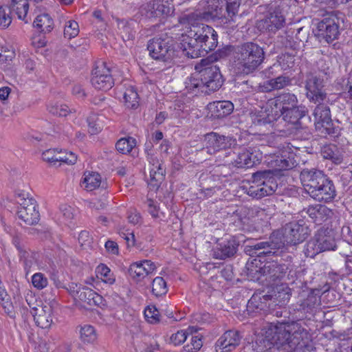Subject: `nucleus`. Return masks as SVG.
<instances>
[{
	"mask_svg": "<svg viewBox=\"0 0 352 352\" xmlns=\"http://www.w3.org/2000/svg\"><path fill=\"white\" fill-rule=\"evenodd\" d=\"M195 69L201 74L205 83V93L215 91L222 86L224 80L219 67L214 62L212 57L201 59L195 65Z\"/></svg>",
	"mask_w": 352,
	"mask_h": 352,
	"instance_id": "nucleus-7",
	"label": "nucleus"
},
{
	"mask_svg": "<svg viewBox=\"0 0 352 352\" xmlns=\"http://www.w3.org/2000/svg\"><path fill=\"white\" fill-rule=\"evenodd\" d=\"M205 147L204 151L210 155L219 153L218 158L220 163L223 159V153L229 152L230 148L234 140L228 136L221 135L216 133H208L205 137Z\"/></svg>",
	"mask_w": 352,
	"mask_h": 352,
	"instance_id": "nucleus-11",
	"label": "nucleus"
},
{
	"mask_svg": "<svg viewBox=\"0 0 352 352\" xmlns=\"http://www.w3.org/2000/svg\"><path fill=\"white\" fill-rule=\"evenodd\" d=\"M321 155L324 159L331 160L336 164H340L342 157L338 148L334 144H329L323 146Z\"/></svg>",
	"mask_w": 352,
	"mask_h": 352,
	"instance_id": "nucleus-39",
	"label": "nucleus"
},
{
	"mask_svg": "<svg viewBox=\"0 0 352 352\" xmlns=\"http://www.w3.org/2000/svg\"><path fill=\"white\" fill-rule=\"evenodd\" d=\"M58 155L63 158V160H58V162H63L67 164H74L77 160V156L73 152L59 151Z\"/></svg>",
	"mask_w": 352,
	"mask_h": 352,
	"instance_id": "nucleus-58",
	"label": "nucleus"
},
{
	"mask_svg": "<svg viewBox=\"0 0 352 352\" xmlns=\"http://www.w3.org/2000/svg\"><path fill=\"white\" fill-rule=\"evenodd\" d=\"M320 15L324 16V19L320 22H344V14L342 12L336 10H332L330 12L328 11H321Z\"/></svg>",
	"mask_w": 352,
	"mask_h": 352,
	"instance_id": "nucleus-45",
	"label": "nucleus"
},
{
	"mask_svg": "<svg viewBox=\"0 0 352 352\" xmlns=\"http://www.w3.org/2000/svg\"><path fill=\"white\" fill-rule=\"evenodd\" d=\"M187 335L188 333L186 330L178 331L170 336V341L174 345L181 344L186 340Z\"/></svg>",
	"mask_w": 352,
	"mask_h": 352,
	"instance_id": "nucleus-59",
	"label": "nucleus"
},
{
	"mask_svg": "<svg viewBox=\"0 0 352 352\" xmlns=\"http://www.w3.org/2000/svg\"><path fill=\"white\" fill-rule=\"evenodd\" d=\"M135 144L136 141L133 138H121L117 142L116 148L120 153L126 154L131 152Z\"/></svg>",
	"mask_w": 352,
	"mask_h": 352,
	"instance_id": "nucleus-44",
	"label": "nucleus"
},
{
	"mask_svg": "<svg viewBox=\"0 0 352 352\" xmlns=\"http://www.w3.org/2000/svg\"><path fill=\"white\" fill-rule=\"evenodd\" d=\"M318 103L314 111L316 129L322 135L334 134L329 107L323 102Z\"/></svg>",
	"mask_w": 352,
	"mask_h": 352,
	"instance_id": "nucleus-13",
	"label": "nucleus"
},
{
	"mask_svg": "<svg viewBox=\"0 0 352 352\" xmlns=\"http://www.w3.org/2000/svg\"><path fill=\"white\" fill-rule=\"evenodd\" d=\"M252 347L256 352H263L270 348V343L268 340L262 338L256 340Z\"/></svg>",
	"mask_w": 352,
	"mask_h": 352,
	"instance_id": "nucleus-61",
	"label": "nucleus"
},
{
	"mask_svg": "<svg viewBox=\"0 0 352 352\" xmlns=\"http://www.w3.org/2000/svg\"><path fill=\"white\" fill-rule=\"evenodd\" d=\"M185 84L186 88L189 91H193L197 89L201 90V92H205L206 91L205 83L202 80V77H201L199 72L196 71L195 73L188 77Z\"/></svg>",
	"mask_w": 352,
	"mask_h": 352,
	"instance_id": "nucleus-37",
	"label": "nucleus"
},
{
	"mask_svg": "<svg viewBox=\"0 0 352 352\" xmlns=\"http://www.w3.org/2000/svg\"><path fill=\"white\" fill-rule=\"evenodd\" d=\"M260 173H255L252 176V184L247 189V194L254 198L261 199L265 196L261 183Z\"/></svg>",
	"mask_w": 352,
	"mask_h": 352,
	"instance_id": "nucleus-35",
	"label": "nucleus"
},
{
	"mask_svg": "<svg viewBox=\"0 0 352 352\" xmlns=\"http://www.w3.org/2000/svg\"><path fill=\"white\" fill-rule=\"evenodd\" d=\"M277 63L280 64V70H287L294 66V57L289 54H284L279 57Z\"/></svg>",
	"mask_w": 352,
	"mask_h": 352,
	"instance_id": "nucleus-56",
	"label": "nucleus"
},
{
	"mask_svg": "<svg viewBox=\"0 0 352 352\" xmlns=\"http://www.w3.org/2000/svg\"><path fill=\"white\" fill-rule=\"evenodd\" d=\"M300 179L305 190L308 193L322 182H326L328 177L321 170L316 169H303L300 173Z\"/></svg>",
	"mask_w": 352,
	"mask_h": 352,
	"instance_id": "nucleus-17",
	"label": "nucleus"
},
{
	"mask_svg": "<svg viewBox=\"0 0 352 352\" xmlns=\"http://www.w3.org/2000/svg\"><path fill=\"white\" fill-rule=\"evenodd\" d=\"M101 184V177L97 173H85L82 184L87 191H92L100 186Z\"/></svg>",
	"mask_w": 352,
	"mask_h": 352,
	"instance_id": "nucleus-40",
	"label": "nucleus"
},
{
	"mask_svg": "<svg viewBox=\"0 0 352 352\" xmlns=\"http://www.w3.org/2000/svg\"><path fill=\"white\" fill-rule=\"evenodd\" d=\"M32 283L37 289H43L48 284L47 278L42 273H36L32 276Z\"/></svg>",
	"mask_w": 352,
	"mask_h": 352,
	"instance_id": "nucleus-51",
	"label": "nucleus"
},
{
	"mask_svg": "<svg viewBox=\"0 0 352 352\" xmlns=\"http://www.w3.org/2000/svg\"><path fill=\"white\" fill-rule=\"evenodd\" d=\"M29 9V4L26 0L16 3L12 12L10 8L0 6V22H12V20H25Z\"/></svg>",
	"mask_w": 352,
	"mask_h": 352,
	"instance_id": "nucleus-18",
	"label": "nucleus"
},
{
	"mask_svg": "<svg viewBox=\"0 0 352 352\" xmlns=\"http://www.w3.org/2000/svg\"><path fill=\"white\" fill-rule=\"evenodd\" d=\"M52 309L48 305H41L33 307L31 313L36 324L41 329L50 328L52 322Z\"/></svg>",
	"mask_w": 352,
	"mask_h": 352,
	"instance_id": "nucleus-24",
	"label": "nucleus"
},
{
	"mask_svg": "<svg viewBox=\"0 0 352 352\" xmlns=\"http://www.w3.org/2000/svg\"><path fill=\"white\" fill-rule=\"evenodd\" d=\"M202 340L199 336H192L190 342L184 346L186 352H197L202 346Z\"/></svg>",
	"mask_w": 352,
	"mask_h": 352,
	"instance_id": "nucleus-52",
	"label": "nucleus"
},
{
	"mask_svg": "<svg viewBox=\"0 0 352 352\" xmlns=\"http://www.w3.org/2000/svg\"><path fill=\"white\" fill-rule=\"evenodd\" d=\"M119 234L126 241V243L128 247H133L135 245V239L133 232H131L129 230L122 229L119 231Z\"/></svg>",
	"mask_w": 352,
	"mask_h": 352,
	"instance_id": "nucleus-60",
	"label": "nucleus"
},
{
	"mask_svg": "<svg viewBox=\"0 0 352 352\" xmlns=\"http://www.w3.org/2000/svg\"><path fill=\"white\" fill-rule=\"evenodd\" d=\"M226 1V13L228 16L225 14H222V9H215L211 12H206L201 14L199 13L190 12L189 14H185L182 17L179 22H195L198 21H210V20H220L222 19L223 16L226 19L227 21H230L233 20L232 17L238 12V9L240 6L239 0H225Z\"/></svg>",
	"mask_w": 352,
	"mask_h": 352,
	"instance_id": "nucleus-8",
	"label": "nucleus"
},
{
	"mask_svg": "<svg viewBox=\"0 0 352 352\" xmlns=\"http://www.w3.org/2000/svg\"><path fill=\"white\" fill-rule=\"evenodd\" d=\"M151 292L156 297L164 296L168 292L166 282L162 277L157 276L153 280Z\"/></svg>",
	"mask_w": 352,
	"mask_h": 352,
	"instance_id": "nucleus-42",
	"label": "nucleus"
},
{
	"mask_svg": "<svg viewBox=\"0 0 352 352\" xmlns=\"http://www.w3.org/2000/svg\"><path fill=\"white\" fill-rule=\"evenodd\" d=\"M20 260L23 261L24 267L26 270L30 271L33 268L36 263V258L33 254L30 253L28 250L26 251V254L24 256L19 255Z\"/></svg>",
	"mask_w": 352,
	"mask_h": 352,
	"instance_id": "nucleus-53",
	"label": "nucleus"
},
{
	"mask_svg": "<svg viewBox=\"0 0 352 352\" xmlns=\"http://www.w3.org/2000/svg\"><path fill=\"white\" fill-rule=\"evenodd\" d=\"M88 126L89 129V133L91 134H96L100 131L102 126L100 118L93 114L87 118Z\"/></svg>",
	"mask_w": 352,
	"mask_h": 352,
	"instance_id": "nucleus-49",
	"label": "nucleus"
},
{
	"mask_svg": "<svg viewBox=\"0 0 352 352\" xmlns=\"http://www.w3.org/2000/svg\"><path fill=\"white\" fill-rule=\"evenodd\" d=\"M261 298L257 295H253L252 298L249 300L248 302V308H256V309H262V302L259 303L258 300H261Z\"/></svg>",
	"mask_w": 352,
	"mask_h": 352,
	"instance_id": "nucleus-64",
	"label": "nucleus"
},
{
	"mask_svg": "<svg viewBox=\"0 0 352 352\" xmlns=\"http://www.w3.org/2000/svg\"><path fill=\"white\" fill-rule=\"evenodd\" d=\"M16 201L19 205L18 217L28 225H34L39 221V212L36 201L25 192H18Z\"/></svg>",
	"mask_w": 352,
	"mask_h": 352,
	"instance_id": "nucleus-9",
	"label": "nucleus"
},
{
	"mask_svg": "<svg viewBox=\"0 0 352 352\" xmlns=\"http://www.w3.org/2000/svg\"><path fill=\"white\" fill-rule=\"evenodd\" d=\"M317 29L318 34L323 36L328 43L337 38L339 34L337 23H317Z\"/></svg>",
	"mask_w": 352,
	"mask_h": 352,
	"instance_id": "nucleus-34",
	"label": "nucleus"
},
{
	"mask_svg": "<svg viewBox=\"0 0 352 352\" xmlns=\"http://www.w3.org/2000/svg\"><path fill=\"white\" fill-rule=\"evenodd\" d=\"M152 12L156 16L168 15L171 8L168 0H153L150 3Z\"/></svg>",
	"mask_w": 352,
	"mask_h": 352,
	"instance_id": "nucleus-38",
	"label": "nucleus"
},
{
	"mask_svg": "<svg viewBox=\"0 0 352 352\" xmlns=\"http://www.w3.org/2000/svg\"><path fill=\"white\" fill-rule=\"evenodd\" d=\"M12 244L16 248L19 252V255L24 256L26 254L28 248L26 247L24 238L21 234L14 233L12 235Z\"/></svg>",
	"mask_w": 352,
	"mask_h": 352,
	"instance_id": "nucleus-48",
	"label": "nucleus"
},
{
	"mask_svg": "<svg viewBox=\"0 0 352 352\" xmlns=\"http://www.w3.org/2000/svg\"><path fill=\"white\" fill-rule=\"evenodd\" d=\"M49 112L58 116H66L71 112L69 107L65 104L55 102L48 106Z\"/></svg>",
	"mask_w": 352,
	"mask_h": 352,
	"instance_id": "nucleus-46",
	"label": "nucleus"
},
{
	"mask_svg": "<svg viewBox=\"0 0 352 352\" xmlns=\"http://www.w3.org/2000/svg\"><path fill=\"white\" fill-rule=\"evenodd\" d=\"M316 241L320 245L322 252L333 250L336 248L333 238L329 234L327 229L320 228L314 235Z\"/></svg>",
	"mask_w": 352,
	"mask_h": 352,
	"instance_id": "nucleus-32",
	"label": "nucleus"
},
{
	"mask_svg": "<svg viewBox=\"0 0 352 352\" xmlns=\"http://www.w3.org/2000/svg\"><path fill=\"white\" fill-rule=\"evenodd\" d=\"M307 214L316 224H322L333 217V212L324 205L316 204L309 206Z\"/></svg>",
	"mask_w": 352,
	"mask_h": 352,
	"instance_id": "nucleus-27",
	"label": "nucleus"
},
{
	"mask_svg": "<svg viewBox=\"0 0 352 352\" xmlns=\"http://www.w3.org/2000/svg\"><path fill=\"white\" fill-rule=\"evenodd\" d=\"M308 194L316 201L329 202L336 197V192L333 182L328 178Z\"/></svg>",
	"mask_w": 352,
	"mask_h": 352,
	"instance_id": "nucleus-21",
	"label": "nucleus"
},
{
	"mask_svg": "<svg viewBox=\"0 0 352 352\" xmlns=\"http://www.w3.org/2000/svg\"><path fill=\"white\" fill-rule=\"evenodd\" d=\"M80 339L84 343H93L97 339L95 328L90 324H85L80 327Z\"/></svg>",
	"mask_w": 352,
	"mask_h": 352,
	"instance_id": "nucleus-41",
	"label": "nucleus"
},
{
	"mask_svg": "<svg viewBox=\"0 0 352 352\" xmlns=\"http://www.w3.org/2000/svg\"><path fill=\"white\" fill-rule=\"evenodd\" d=\"M268 20L270 22H285V19L280 8H275L273 12L269 13Z\"/></svg>",
	"mask_w": 352,
	"mask_h": 352,
	"instance_id": "nucleus-62",
	"label": "nucleus"
},
{
	"mask_svg": "<svg viewBox=\"0 0 352 352\" xmlns=\"http://www.w3.org/2000/svg\"><path fill=\"white\" fill-rule=\"evenodd\" d=\"M265 52L258 44L252 41L237 45L234 54V63L239 72L248 74L255 71L263 62Z\"/></svg>",
	"mask_w": 352,
	"mask_h": 352,
	"instance_id": "nucleus-3",
	"label": "nucleus"
},
{
	"mask_svg": "<svg viewBox=\"0 0 352 352\" xmlns=\"http://www.w3.org/2000/svg\"><path fill=\"white\" fill-rule=\"evenodd\" d=\"M222 164L226 166H232L236 168H250L258 161L256 155L254 153V148H244L237 154L230 150L229 152H224Z\"/></svg>",
	"mask_w": 352,
	"mask_h": 352,
	"instance_id": "nucleus-10",
	"label": "nucleus"
},
{
	"mask_svg": "<svg viewBox=\"0 0 352 352\" xmlns=\"http://www.w3.org/2000/svg\"><path fill=\"white\" fill-rule=\"evenodd\" d=\"M14 56L15 52L11 47H0V63H4L11 61Z\"/></svg>",
	"mask_w": 352,
	"mask_h": 352,
	"instance_id": "nucleus-54",
	"label": "nucleus"
},
{
	"mask_svg": "<svg viewBox=\"0 0 352 352\" xmlns=\"http://www.w3.org/2000/svg\"><path fill=\"white\" fill-rule=\"evenodd\" d=\"M123 100L126 107L136 109L139 106V97L133 86H129L122 92Z\"/></svg>",
	"mask_w": 352,
	"mask_h": 352,
	"instance_id": "nucleus-36",
	"label": "nucleus"
},
{
	"mask_svg": "<svg viewBox=\"0 0 352 352\" xmlns=\"http://www.w3.org/2000/svg\"><path fill=\"white\" fill-rule=\"evenodd\" d=\"M146 204L148 206V211L154 218L159 217V206L157 202L154 201L151 199H148L146 201Z\"/></svg>",
	"mask_w": 352,
	"mask_h": 352,
	"instance_id": "nucleus-63",
	"label": "nucleus"
},
{
	"mask_svg": "<svg viewBox=\"0 0 352 352\" xmlns=\"http://www.w3.org/2000/svg\"><path fill=\"white\" fill-rule=\"evenodd\" d=\"M151 184L158 187L159 184L163 180L165 168L163 163L157 158L151 157L149 160Z\"/></svg>",
	"mask_w": 352,
	"mask_h": 352,
	"instance_id": "nucleus-29",
	"label": "nucleus"
},
{
	"mask_svg": "<svg viewBox=\"0 0 352 352\" xmlns=\"http://www.w3.org/2000/svg\"><path fill=\"white\" fill-rule=\"evenodd\" d=\"M178 29L181 33H176L178 35L195 36L203 45L204 51L207 54L209 52L214 50L218 44L217 33L212 28L205 23H182V28L176 26L174 30Z\"/></svg>",
	"mask_w": 352,
	"mask_h": 352,
	"instance_id": "nucleus-5",
	"label": "nucleus"
},
{
	"mask_svg": "<svg viewBox=\"0 0 352 352\" xmlns=\"http://www.w3.org/2000/svg\"><path fill=\"white\" fill-rule=\"evenodd\" d=\"M290 84L291 79L288 76H279L264 81L260 87L264 92H270L273 90L283 89Z\"/></svg>",
	"mask_w": 352,
	"mask_h": 352,
	"instance_id": "nucleus-31",
	"label": "nucleus"
},
{
	"mask_svg": "<svg viewBox=\"0 0 352 352\" xmlns=\"http://www.w3.org/2000/svg\"><path fill=\"white\" fill-rule=\"evenodd\" d=\"M91 84L97 89L107 91L113 85V80L110 72V69L104 62L96 64L92 71Z\"/></svg>",
	"mask_w": 352,
	"mask_h": 352,
	"instance_id": "nucleus-16",
	"label": "nucleus"
},
{
	"mask_svg": "<svg viewBox=\"0 0 352 352\" xmlns=\"http://www.w3.org/2000/svg\"><path fill=\"white\" fill-rule=\"evenodd\" d=\"M305 107L298 105L296 96L289 92H284L270 101L263 110L250 114L252 124L258 127L261 132L265 133L270 131L274 121L280 116L283 119L292 124H296L306 113Z\"/></svg>",
	"mask_w": 352,
	"mask_h": 352,
	"instance_id": "nucleus-1",
	"label": "nucleus"
},
{
	"mask_svg": "<svg viewBox=\"0 0 352 352\" xmlns=\"http://www.w3.org/2000/svg\"><path fill=\"white\" fill-rule=\"evenodd\" d=\"M96 272L97 277L100 278L104 283L111 285L115 282V278L110 269L104 264H100L97 267Z\"/></svg>",
	"mask_w": 352,
	"mask_h": 352,
	"instance_id": "nucleus-43",
	"label": "nucleus"
},
{
	"mask_svg": "<svg viewBox=\"0 0 352 352\" xmlns=\"http://www.w3.org/2000/svg\"><path fill=\"white\" fill-rule=\"evenodd\" d=\"M289 269L288 265L280 263L277 261H267L263 266L256 270L261 274L258 278L264 277V280L268 282L269 285L273 286L276 280L284 278L287 271Z\"/></svg>",
	"mask_w": 352,
	"mask_h": 352,
	"instance_id": "nucleus-15",
	"label": "nucleus"
},
{
	"mask_svg": "<svg viewBox=\"0 0 352 352\" xmlns=\"http://www.w3.org/2000/svg\"><path fill=\"white\" fill-rule=\"evenodd\" d=\"M79 33L78 23H69L64 28V36L68 39L76 37Z\"/></svg>",
	"mask_w": 352,
	"mask_h": 352,
	"instance_id": "nucleus-57",
	"label": "nucleus"
},
{
	"mask_svg": "<svg viewBox=\"0 0 352 352\" xmlns=\"http://www.w3.org/2000/svg\"><path fill=\"white\" fill-rule=\"evenodd\" d=\"M74 297L89 306H100L103 302L102 296L87 287L77 288Z\"/></svg>",
	"mask_w": 352,
	"mask_h": 352,
	"instance_id": "nucleus-25",
	"label": "nucleus"
},
{
	"mask_svg": "<svg viewBox=\"0 0 352 352\" xmlns=\"http://www.w3.org/2000/svg\"><path fill=\"white\" fill-rule=\"evenodd\" d=\"M275 344L285 352H312L315 347L311 335L300 323L292 322L277 327Z\"/></svg>",
	"mask_w": 352,
	"mask_h": 352,
	"instance_id": "nucleus-2",
	"label": "nucleus"
},
{
	"mask_svg": "<svg viewBox=\"0 0 352 352\" xmlns=\"http://www.w3.org/2000/svg\"><path fill=\"white\" fill-rule=\"evenodd\" d=\"M182 47L183 51L188 57L195 58L199 56H204L206 54L204 51L203 45L197 39L195 36H181Z\"/></svg>",
	"mask_w": 352,
	"mask_h": 352,
	"instance_id": "nucleus-23",
	"label": "nucleus"
},
{
	"mask_svg": "<svg viewBox=\"0 0 352 352\" xmlns=\"http://www.w3.org/2000/svg\"><path fill=\"white\" fill-rule=\"evenodd\" d=\"M42 158L44 161L53 165H56V164L58 162V160H63V158L58 155V151L56 149H48L42 153Z\"/></svg>",
	"mask_w": 352,
	"mask_h": 352,
	"instance_id": "nucleus-50",
	"label": "nucleus"
},
{
	"mask_svg": "<svg viewBox=\"0 0 352 352\" xmlns=\"http://www.w3.org/2000/svg\"><path fill=\"white\" fill-rule=\"evenodd\" d=\"M241 336L237 331H226L217 341V352H229L234 349L240 343Z\"/></svg>",
	"mask_w": 352,
	"mask_h": 352,
	"instance_id": "nucleus-20",
	"label": "nucleus"
},
{
	"mask_svg": "<svg viewBox=\"0 0 352 352\" xmlns=\"http://www.w3.org/2000/svg\"><path fill=\"white\" fill-rule=\"evenodd\" d=\"M156 269L155 263L150 260H143L131 264L129 273L133 279L141 280L144 277L153 274Z\"/></svg>",
	"mask_w": 352,
	"mask_h": 352,
	"instance_id": "nucleus-22",
	"label": "nucleus"
},
{
	"mask_svg": "<svg viewBox=\"0 0 352 352\" xmlns=\"http://www.w3.org/2000/svg\"><path fill=\"white\" fill-rule=\"evenodd\" d=\"M239 246L234 239H230L217 244L213 250V256L217 259H226L235 254Z\"/></svg>",
	"mask_w": 352,
	"mask_h": 352,
	"instance_id": "nucleus-26",
	"label": "nucleus"
},
{
	"mask_svg": "<svg viewBox=\"0 0 352 352\" xmlns=\"http://www.w3.org/2000/svg\"><path fill=\"white\" fill-rule=\"evenodd\" d=\"M309 234V227L302 220L289 222L283 228V238L287 245H296L302 243Z\"/></svg>",
	"mask_w": 352,
	"mask_h": 352,
	"instance_id": "nucleus-12",
	"label": "nucleus"
},
{
	"mask_svg": "<svg viewBox=\"0 0 352 352\" xmlns=\"http://www.w3.org/2000/svg\"><path fill=\"white\" fill-rule=\"evenodd\" d=\"M211 116L214 118H223L230 115L233 109V104L228 100L215 101L208 105Z\"/></svg>",
	"mask_w": 352,
	"mask_h": 352,
	"instance_id": "nucleus-28",
	"label": "nucleus"
},
{
	"mask_svg": "<svg viewBox=\"0 0 352 352\" xmlns=\"http://www.w3.org/2000/svg\"><path fill=\"white\" fill-rule=\"evenodd\" d=\"M261 174V186L265 196H268L276 192L278 188L276 178L272 175L270 170L258 171Z\"/></svg>",
	"mask_w": 352,
	"mask_h": 352,
	"instance_id": "nucleus-30",
	"label": "nucleus"
},
{
	"mask_svg": "<svg viewBox=\"0 0 352 352\" xmlns=\"http://www.w3.org/2000/svg\"><path fill=\"white\" fill-rule=\"evenodd\" d=\"M304 251L306 256L314 258L316 255L322 252V249H320V245L318 244V241H316L314 236L306 243Z\"/></svg>",
	"mask_w": 352,
	"mask_h": 352,
	"instance_id": "nucleus-47",
	"label": "nucleus"
},
{
	"mask_svg": "<svg viewBox=\"0 0 352 352\" xmlns=\"http://www.w3.org/2000/svg\"><path fill=\"white\" fill-rule=\"evenodd\" d=\"M323 78L316 73H309L306 76V96L309 101L317 103L327 99V94L323 91Z\"/></svg>",
	"mask_w": 352,
	"mask_h": 352,
	"instance_id": "nucleus-14",
	"label": "nucleus"
},
{
	"mask_svg": "<svg viewBox=\"0 0 352 352\" xmlns=\"http://www.w3.org/2000/svg\"><path fill=\"white\" fill-rule=\"evenodd\" d=\"M265 134L268 135V140L273 146L281 151L280 155L274 154L270 156L271 159H268L267 163L270 166L276 170H288L294 167L296 161L294 160L293 155L286 150L289 148V144L285 146L286 142H283L286 132L280 130L277 132H265Z\"/></svg>",
	"mask_w": 352,
	"mask_h": 352,
	"instance_id": "nucleus-6",
	"label": "nucleus"
},
{
	"mask_svg": "<svg viewBox=\"0 0 352 352\" xmlns=\"http://www.w3.org/2000/svg\"><path fill=\"white\" fill-rule=\"evenodd\" d=\"M281 241H274L272 237L270 241H261L255 243L254 245H248L245 248L246 252H249L250 255H256L261 256L263 255L268 256L273 255L276 253V250L282 246Z\"/></svg>",
	"mask_w": 352,
	"mask_h": 352,
	"instance_id": "nucleus-19",
	"label": "nucleus"
},
{
	"mask_svg": "<svg viewBox=\"0 0 352 352\" xmlns=\"http://www.w3.org/2000/svg\"><path fill=\"white\" fill-rule=\"evenodd\" d=\"M182 23H177L169 29L168 32L161 34L159 37H155L148 41L147 49L151 56L155 60L166 62L172 60L175 54V41L180 39L182 35L176 36V33H181L176 26L182 28Z\"/></svg>",
	"mask_w": 352,
	"mask_h": 352,
	"instance_id": "nucleus-4",
	"label": "nucleus"
},
{
	"mask_svg": "<svg viewBox=\"0 0 352 352\" xmlns=\"http://www.w3.org/2000/svg\"><path fill=\"white\" fill-rule=\"evenodd\" d=\"M144 316L151 323H156L160 321L159 311L154 306L148 307L144 310Z\"/></svg>",
	"mask_w": 352,
	"mask_h": 352,
	"instance_id": "nucleus-55",
	"label": "nucleus"
},
{
	"mask_svg": "<svg viewBox=\"0 0 352 352\" xmlns=\"http://www.w3.org/2000/svg\"><path fill=\"white\" fill-rule=\"evenodd\" d=\"M291 296V290L289 287L286 284H281L276 285L273 295H263V298L267 300L274 298L278 303L284 305L289 300Z\"/></svg>",
	"mask_w": 352,
	"mask_h": 352,
	"instance_id": "nucleus-33",
	"label": "nucleus"
}]
</instances>
